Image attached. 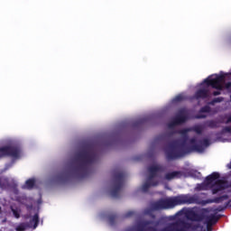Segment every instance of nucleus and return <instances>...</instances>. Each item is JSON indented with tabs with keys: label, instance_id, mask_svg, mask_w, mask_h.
I'll list each match as a JSON object with an SVG mask.
<instances>
[{
	"label": "nucleus",
	"instance_id": "1",
	"mask_svg": "<svg viewBox=\"0 0 231 231\" xmlns=\"http://www.w3.org/2000/svg\"><path fill=\"white\" fill-rule=\"evenodd\" d=\"M210 88L217 89L213 95H221L223 89H230L231 88V72H220L219 74H213L208 77L204 81L198 86V91L195 94L197 98H206L208 97Z\"/></svg>",
	"mask_w": 231,
	"mask_h": 231
},
{
	"label": "nucleus",
	"instance_id": "2",
	"mask_svg": "<svg viewBox=\"0 0 231 231\" xmlns=\"http://www.w3.org/2000/svg\"><path fill=\"white\" fill-rule=\"evenodd\" d=\"M181 203H194V200L189 197V195H181L177 198L160 200L155 207L156 210L162 208H172L176 205H181Z\"/></svg>",
	"mask_w": 231,
	"mask_h": 231
},
{
	"label": "nucleus",
	"instance_id": "3",
	"mask_svg": "<svg viewBox=\"0 0 231 231\" xmlns=\"http://www.w3.org/2000/svg\"><path fill=\"white\" fill-rule=\"evenodd\" d=\"M205 189H211L213 194H217L219 190H223L226 187V183L219 180V173L214 172L209 175L204 182Z\"/></svg>",
	"mask_w": 231,
	"mask_h": 231
},
{
	"label": "nucleus",
	"instance_id": "4",
	"mask_svg": "<svg viewBox=\"0 0 231 231\" xmlns=\"http://www.w3.org/2000/svg\"><path fill=\"white\" fill-rule=\"evenodd\" d=\"M3 156H9L10 158H13V160H19V158L23 156V152L21 149L14 147V144H11L0 148V158H3Z\"/></svg>",
	"mask_w": 231,
	"mask_h": 231
},
{
	"label": "nucleus",
	"instance_id": "5",
	"mask_svg": "<svg viewBox=\"0 0 231 231\" xmlns=\"http://www.w3.org/2000/svg\"><path fill=\"white\" fill-rule=\"evenodd\" d=\"M179 216H184V217H187L188 222H180L179 224L180 228L178 231H189V230H194V227H192V225H194V222L192 221V210L191 209H182Z\"/></svg>",
	"mask_w": 231,
	"mask_h": 231
},
{
	"label": "nucleus",
	"instance_id": "6",
	"mask_svg": "<svg viewBox=\"0 0 231 231\" xmlns=\"http://www.w3.org/2000/svg\"><path fill=\"white\" fill-rule=\"evenodd\" d=\"M158 171V165H153L150 168L151 177L147 180V181L143 185L142 190L143 192H147L151 187H156L158 185V179L154 177L155 172Z\"/></svg>",
	"mask_w": 231,
	"mask_h": 231
},
{
	"label": "nucleus",
	"instance_id": "7",
	"mask_svg": "<svg viewBox=\"0 0 231 231\" xmlns=\"http://www.w3.org/2000/svg\"><path fill=\"white\" fill-rule=\"evenodd\" d=\"M202 214H203L202 220L204 221L205 225H207L208 231H210L208 227L212 226V225L216 223V220H214L216 217V214L212 209H204Z\"/></svg>",
	"mask_w": 231,
	"mask_h": 231
},
{
	"label": "nucleus",
	"instance_id": "8",
	"mask_svg": "<svg viewBox=\"0 0 231 231\" xmlns=\"http://www.w3.org/2000/svg\"><path fill=\"white\" fill-rule=\"evenodd\" d=\"M190 144L197 152H203L205 151V146H202L201 142H198L196 139H192Z\"/></svg>",
	"mask_w": 231,
	"mask_h": 231
},
{
	"label": "nucleus",
	"instance_id": "9",
	"mask_svg": "<svg viewBox=\"0 0 231 231\" xmlns=\"http://www.w3.org/2000/svg\"><path fill=\"white\" fill-rule=\"evenodd\" d=\"M187 120V116H185V111H180L173 120V125H178V124H183Z\"/></svg>",
	"mask_w": 231,
	"mask_h": 231
},
{
	"label": "nucleus",
	"instance_id": "10",
	"mask_svg": "<svg viewBox=\"0 0 231 231\" xmlns=\"http://www.w3.org/2000/svg\"><path fill=\"white\" fill-rule=\"evenodd\" d=\"M38 224H39V215L35 214L33 215L29 226L37 228Z\"/></svg>",
	"mask_w": 231,
	"mask_h": 231
},
{
	"label": "nucleus",
	"instance_id": "11",
	"mask_svg": "<svg viewBox=\"0 0 231 231\" xmlns=\"http://www.w3.org/2000/svg\"><path fill=\"white\" fill-rule=\"evenodd\" d=\"M33 185H35V180L30 179L26 180L25 184L23 186V189H33Z\"/></svg>",
	"mask_w": 231,
	"mask_h": 231
},
{
	"label": "nucleus",
	"instance_id": "12",
	"mask_svg": "<svg viewBox=\"0 0 231 231\" xmlns=\"http://www.w3.org/2000/svg\"><path fill=\"white\" fill-rule=\"evenodd\" d=\"M12 212H13L14 217H16V218L20 217L21 210L19 208L12 207Z\"/></svg>",
	"mask_w": 231,
	"mask_h": 231
},
{
	"label": "nucleus",
	"instance_id": "13",
	"mask_svg": "<svg viewBox=\"0 0 231 231\" xmlns=\"http://www.w3.org/2000/svg\"><path fill=\"white\" fill-rule=\"evenodd\" d=\"M176 176H178V172H176V171L168 173V174H166V180H174V178H176Z\"/></svg>",
	"mask_w": 231,
	"mask_h": 231
},
{
	"label": "nucleus",
	"instance_id": "14",
	"mask_svg": "<svg viewBox=\"0 0 231 231\" xmlns=\"http://www.w3.org/2000/svg\"><path fill=\"white\" fill-rule=\"evenodd\" d=\"M24 230H26V225L24 224H21L16 227V231H24Z\"/></svg>",
	"mask_w": 231,
	"mask_h": 231
},
{
	"label": "nucleus",
	"instance_id": "15",
	"mask_svg": "<svg viewBox=\"0 0 231 231\" xmlns=\"http://www.w3.org/2000/svg\"><path fill=\"white\" fill-rule=\"evenodd\" d=\"M180 100H183V95L182 94L175 97V98H174L175 102H180Z\"/></svg>",
	"mask_w": 231,
	"mask_h": 231
},
{
	"label": "nucleus",
	"instance_id": "16",
	"mask_svg": "<svg viewBox=\"0 0 231 231\" xmlns=\"http://www.w3.org/2000/svg\"><path fill=\"white\" fill-rule=\"evenodd\" d=\"M224 122H225L226 124H230V123H231V114L226 116V120H224Z\"/></svg>",
	"mask_w": 231,
	"mask_h": 231
},
{
	"label": "nucleus",
	"instance_id": "17",
	"mask_svg": "<svg viewBox=\"0 0 231 231\" xmlns=\"http://www.w3.org/2000/svg\"><path fill=\"white\" fill-rule=\"evenodd\" d=\"M208 111H210V107L208 106H205L204 108L201 109L202 113H208Z\"/></svg>",
	"mask_w": 231,
	"mask_h": 231
},
{
	"label": "nucleus",
	"instance_id": "18",
	"mask_svg": "<svg viewBox=\"0 0 231 231\" xmlns=\"http://www.w3.org/2000/svg\"><path fill=\"white\" fill-rule=\"evenodd\" d=\"M221 100H223V98L218 97V98H216V99L214 100V102H221Z\"/></svg>",
	"mask_w": 231,
	"mask_h": 231
},
{
	"label": "nucleus",
	"instance_id": "19",
	"mask_svg": "<svg viewBox=\"0 0 231 231\" xmlns=\"http://www.w3.org/2000/svg\"><path fill=\"white\" fill-rule=\"evenodd\" d=\"M226 131H228V133H231V128L230 127L226 128Z\"/></svg>",
	"mask_w": 231,
	"mask_h": 231
},
{
	"label": "nucleus",
	"instance_id": "20",
	"mask_svg": "<svg viewBox=\"0 0 231 231\" xmlns=\"http://www.w3.org/2000/svg\"><path fill=\"white\" fill-rule=\"evenodd\" d=\"M228 169H231V162L227 164Z\"/></svg>",
	"mask_w": 231,
	"mask_h": 231
},
{
	"label": "nucleus",
	"instance_id": "21",
	"mask_svg": "<svg viewBox=\"0 0 231 231\" xmlns=\"http://www.w3.org/2000/svg\"><path fill=\"white\" fill-rule=\"evenodd\" d=\"M197 133H201V129L196 130Z\"/></svg>",
	"mask_w": 231,
	"mask_h": 231
},
{
	"label": "nucleus",
	"instance_id": "22",
	"mask_svg": "<svg viewBox=\"0 0 231 231\" xmlns=\"http://www.w3.org/2000/svg\"><path fill=\"white\" fill-rule=\"evenodd\" d=\"M204 116H199V118H204Z\"/></svg>",
	"mask_w": 231,
	"mask_h": 231
},
{
	"label": "nucleus",
	"instance_id": "23",
	"mask_svg": "<svg viewBox=\"0 0 231 231\" xmlns=\"http://www.w3.org/2000/svg\"><path fill=\"white\" fill-rule=\"evenodd\" d=\"M86 162H88V159H86Z\"/></svg>",
	"mask_w": 231,
	"mask_h": 231
}]
</instances>
